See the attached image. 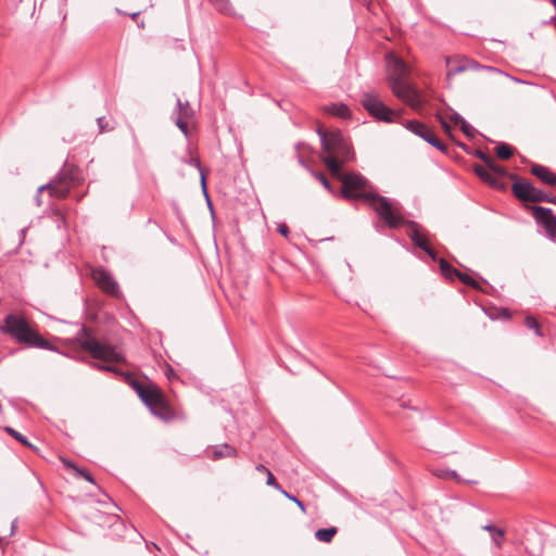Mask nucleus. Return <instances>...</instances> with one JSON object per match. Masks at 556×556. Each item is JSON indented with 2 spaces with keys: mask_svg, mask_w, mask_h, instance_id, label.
<instances>
[{
  "mask_svg": "<svg viewBox=\"0 0 556 556\" xmlns=\"http://www.w3.org/2000/svg\"><path fill=\"white\" fill-rule=\"evenodd\" d=\"M326 111L334 116L346 118L350 116L349 108L343 103H332L326 106Z\"/></svg>",
  "mask_w": 556,
  "mask_h": 556,
  "instance_id": "17",
  "label": "nucleus"
},
{
  "mask_svg": "<svg viewBox=\"0 0 556 556\" xmlns=\"http://www.w3.org/2000/svg\"><path fill=\"white\" fill-rule=\"evenodd\" d=\"M535 219L543 224L546 230L553 235L556 232V216L551 208L538 206L533 211Z\"/></svg>",
  "mask_w": 556,
  "mask_h": 556,
  "instance_id": "14",
  "label": "nucleus"
},
{
  "mask_svg": "<svg viewBox=\"0 0 556 556\" xmlns=\"http://www.w3.org/2000/svg\"><path fill=\"white\" fill-rule=\"evenodd\" d=\"M408 226V237L418 248L422 249L433 261H437L435 252L428 245L427 239L421 232L420 226L415 222H406L403 225ZM402 226V224L400 225Z\"/></svg>",
  "mask_w": 556,
  "mask_h": 556,
  "instance_id": "11",
  "label": "nucleus"
},
{
  "mask_svg": "<svg viewBox=\"0 0 556 556\" xmlns=\"http://www.w3.org/2000/svg\"><path fill=\"white\" fill-rule=\"evenodd\" d=\"M174 115H176L175 124L187 136L188 121L193 116V110L191 109L189 102H182L180 99H177V109Z\"/></svg>",
  "mask_w": 556,
  "mask_h": 556,
  "instance_id": "13",
  "label": "nucleus"
},
{
  "mask_svg": "<svg viewBox=\"0 0 556 556\" xmlns=\"http://www.w3.org/2000/svg\"><path fill=\"white\" fill-rule=\"evenodd\" d=\"M323 147L321 160L333 176H339L342 165L353 157L350 143L340 130H318Z\"/></svg>",
  "mask_w": 556,
  "mask_h": 556,
  "instance_id": "2",
  "label": "nucleus"
},
{
  "mask_svg": "<svg viewBox=\"0 0 556 556\" xmlns=\"http://www.w3.org/2000/svg\"><path fill=\"white\" fill-rule=\"evenodd\" d=\"M279 491H280L285 496H287V497L290 500V496H291V495H290L288 492L283 491L281 488H280V490H279Z\"/></svg>",
  "mask_w": 556,
  "mask_h": 556,
  "instance_id": "49",
  "label": "nucleus"
},
{
  "mask_svg": "<svg viewBox=\"0 0 556 556\" xmlns=\"http://www.w3.org/2000/svg\"><path fill=\"white\" fill-rule=\"evenodd\" d=\"M278 232L282 235L283 237H288L289 235V228L286 224H280L278 226Z\"/></svg>",
  "mask_w": 556,
  "mask_h": 556,
  "instance_id": "37",
  "label": "nucleus"
},
{
  "mask_svg": "<svg viewBox=\"0 0 556 556\" xmlns=\"http://www.w3.org/2000/svg\"><path fill=\"white\" fill-rule=\"evenodd\" d=\"M0 331L9 334L20 344L42 350H54V346L34 330L22 315H7L0 325Z\"/></svg>",
  "mask_w": 556,
  "mask_h": 556,
  "instance_id": "3",
  "label": "nucleus"
},
{
  "mask_svg": "<svg viewBox=\"0 0 556 556\" xmlns=\"http://www.w3.org/2000/svg\"><path fill=\"white\" fill-rule=\"evenodd\" d=\"M16 527H17V520H16V519H14V520H12V521H11V526H10V535H12V534L15 532Z\"/></svg>",
  "mask_w": 556,
  "mask_h": 556,
  "instance_id": "42",
  "label": "nucleus"
},
{
  "mask_svg": "<svg viewBox=\"0 0 556 556\" xmlns=\"http://www.w3.org/2000/svg\"><path fill=\"white\" fill-rule=\"evenodd\" d=\"M525 323L527 327L534 330L538 336H542L540 324L534 317L527 316Z\"/></svg>",
  "mask_w": 556,
  "mask_h": 556,
  "instance_id": "28",
  "label": "nucleus"
},
{
  "mask_svg": "<svg viewBox=\"0 0 556 556\" xmlns=\"http://www.w3.org/2000/svg\"><path fill=\"white\" fill-rule=\"evenodd\" d=\"M475 173L485 182H488L490 186L496 187V177L493 176V174L490 173L486 166L483 165H476L475 166Z\"/></svg>",
  "mask_w": 556,
  "mask_h": 556,
  "instance_id": "18",
  "label": "nucleus"
},
{
  "mask_svg": "<svg viewBox=\"0 0 556 556\" xmlns=\"http://www.w3.org/2000/svg\"><path fill=\"white\" fill-rule=\"evenodd\" d=\"M266 476H267L266 484L269 485V486L275 488L276 490H280V485L276 481V479H275V477H274V475L271 473L270 470L267 471Z\"/></svg>",
  "mask_w": 556,
  "mask_h": 556,
  "instance_id": "34",
  "label": "nucleus"
},
{
  "mask_svg": "<svg viewBox=\"0 0 556 556\" xmlns=\"http://www.w3.org/2000/svg\"><path fill=\"white\" fill-rule=\"evenodd\" d=\"M438 118L440 121V124L444 130V132L448 136H451L452 134V127H451V124L448 123L447 118L445 116H443L442 114H439L438 115Z\"/></svg>",
  "mask_w": 556,
  "mask_h": 556,
  "instance_id": "31",
  "label": "nucleus"
},
{
  "mask_svg": "<svg viewBox=\"0 0 556 556\" xmlns=\"http://www.w3.org/2000/svg\"><path fill=\"white\" fill-rule=\"evenodd\" d=\"M513 192L518 199L526 202L551 201L542 190H539L532 184L526 181L515 182L513 185Z\"/></svg>",
  "mask_w": 556,
  "mask_h": 556,
  "instance_id": "9",
  "label": "nucleus"
},
{
  "mask_svg": "<svg viewBox=\"0 0 556 556\" xmlns=\"http://www.w3.org/2000/svg\"><path fill=\"white\" fill-rule=\"evenodd\" d=\"M495 150L496 155L503 160H507L513 155V150L507 143H500Z\"/></svg>",
  "mask_w": 556,
  "mask_h": 556,
  "instance_id": "25",
  "label": "nucleus"
},
{
  "mask_svg": "<svg viewBox=\"0 0 556 556\" xmlns=\"http://www.w3.org/2000/svg\"><path fill=\"white\" fill-rule=\"evenodd\" d=\"M388 71L389 84L393 93L412 108H419L421 99L417 90L404 81L408 74L407 65L401 59L390 55L388 56Z\"/></svg>",
  "mask_w": 556,
  "mask_h": 556,
  "instance_id": "4",
  "label": "nucleus"
},
{
  "mask_svg": "<svg viewBox=\"0 0 556 556\" xmlns=\"http://www.w3.org/2000/svg\"><path fill=\"white\" fill-rule=\"evenodd\" d=\"M337 177L342 181V195L344 198L366 200L390 228L400 227L404 223L399 202L369 190L365 177L354 173L342 175L341 172Z\"/></svg>",
  "mask_w": 556,
  "mask_h": 556,
  "instance_id": "1",
  "label": "nucleus"
},
{
  "mask_svg": "<svg viewBox=\"0 0 556 556\" xmlns=\"http://www.w3.org/2000/svg\"><path fill=\"white\" fill-rule=\"evenodd\" d=\"M75 473L77 477H81V478H86V473H89L87 470L85 469H79L78 467L75 468Z\"/></svg>",
  "mask_w": 556,
  "mask_h": 556,
  "instance_id": "40",
  "label": "nucleus"
},
{
  "mask_svg": "<svg viewBox=\"0 0 556 556\" xmlns=\"http://www.w3.org/2000/svg\"><path fill=\"white\" fill-rule=\"evenodd\" d=\"M531 173L542 180L544 184L554 186L556 185V174L551 172L547 167L543 165L535 164L531 167Z\"/></svg>",
  "mask_w": 556,
  "mask_h": 556,
  "instance_id": "15",
  "label": "nucleus"
},
{
  "mask_svg": "<svg viewBox=\"0 0 556 556\" xmlns=\"http://www.w3.org/2000/svg\"><path fill=\"white\" fill-rule=\"evenodd\" d=\"M485 166L490 170L491 174H493L494 177H496V185L500 187V178L505 175V169L498 165L492 157L489 162L485 163Z\"/></svg>",
  "mask_w": 556,
  "mask_h": 556,
  "instance_id": "23",
  "label": "nucleus"
},
{
  "mask_svg": "<svg viewBox=\"0 0 556 556\" xmlns=\"http://www.w3.org/2000/svg\"><path fill=\"white\" fill-rule=\"evenodd\" d=\"M211 4L220 13L226 15L233 14V8L229 0H208Z\"/></svg>",
  "mask_w": 556,
  "mask_h": 556,
  "instance_id": "20",
  "label": "nucleus"
},
{
  "mask_svg": "<svg viewBox=\"0 0 556 556\" xmlns=\"http://www.w3.org/2000/svg\"><path fill=\"white\" fill-rule=\"evenodd\" d=\"M290 500L293 501V503H296V505L302 509V511H305L304 504L300 500H298L294 496H290Z\"/></svg>",
  "mask_w": 556,
  "mask_h": 556,
  "instance_id": "41",
  "label": "nucleus"
},
{
  "mask_svg": "<svg viewBox=\"0 0 556 556\" xmlns=\"http://www.w3.org/2000/svg\"><path fill=\"white\" fill-rule=\"evenodd\" d=\"M456 278H458L466 286H470L476 289L479 287L477 281L465 273L459 271Z\"/></svg>",
  "mask_w": 556,
  "mask_h": 556,
  "instance_id": "29",
  "label": "nucleus"
},
{
  "mask_svg": "<svg viewBox=\"0 0 556 556\" xmlns=\"http://www.w3.org/2000/svg\"><path fill=\"white\" fill-rule=\"evenodd\" d=\"M97 123H98V126H99V129H100V132L104 131V130H110L112 129V127L109 126L108 122L105 121L104 117H99L97 118Z\"/></svg>",
  "mask_w": 556,
  "mask_h": 556,
  "instance_id": "35",
  "label": "nucleus"
},
{
  "mask_svg": "<svg viewBox=\"0 0 556 556\" xmlns=\"http://www.w3.org/2000/svg\"><path fill=\"white\" fill-rule=\"evenodd\" d=\"M237 450L229 444H219L213 446L212 459L217 460L226 457H236Z\"/></svg>",
  "mask_w": 556,
  "mask_h": 556,
  "instance_id": "16",
  "label": "nucleus"
},
{
  "mask_svg": "<svg viewBox=\"0 0 556 556\" xmlns=\"http://www.w3.org/2000/svg\"><path fill=\"white\" fill-rule=\"evenodd\" d=\"M255 469H256L257 471H260V472L265 473V475L267 473V471H269V469H268V468H266V467H265L264 465H262V464L257 465V466L255 467Z\"/></svg>",
  "mask_w": 556,
  "mask_h": 556,
  "instance_id": "43",
  "label": "nucleus"
},
{
  "mask_svg": "<svg viewBox=\"0 0 556 556\" xmlns=\"http://www.w3.org/2000/svg\"><path fill=\"white\" fill-rule=\"evenodd\" d=\"M132 387L153 415L164 420L172 417V410L160 388L155 384L143 386L137 381L132 383Z\"/></svg>",
  "mask_w": 556,
  "mask_h": 556,
  "instance_id": "5",
  "label": "nucleus"
},
{
  "mask_svg": "<svg viewBox=\"0 0 556 556\" xmlns=\"http://www.w3.org/2000/svg\"><path fill=\"white\" fill-rule=\"evenodd\" d=\"M87 481H89L90 483H94V480L92 478V476L90 473H86V478H85Z\"/></svg>",
  "mask_w": 556,
  "mask_h": 556,
  "instance_id": "47",
  "label": "nucleus"
},
{
  "mask_svg": "<svg viewBox=\"0 0 556 556\" xmlns=\"http://www.w3.org/2000/svg\"><path fill=\"white\" fill-rule=\"evenodd\" d=\"M434 475L442 479H455L457 481H460L459 476L455 470L438 469L434 471Z\"/></svg>",
  "mask_w": 556,
  "mask_h": 556,
  "instance_id": "26",
  "label": "nucleus"
},
{
  "mask_svg": "<svg viewBox=\"0 0 556 556\" xmlns=\"http://www.w3.org/2000/svg\"><path fill=\"white\" fill-rule=\"evenodd\" d=\"M36 201H37V204H38V205H40V204H41V200H40V197H39V195L36 198Z\"/></svg>",
  "mask_w": 556,
  "mask_h": 556,
  "instance_id": "50",
  "label": "nucleus"
},
{
  "mask_svg": "<svg viewBox=\"0 0 556 556\" xmlns=\"http://www.w3.org/2000/svg\"><path fill=\"white\" fill-rule=\"evenodd\" d=\"M337 533V528H326V529H318L315 532V538L320 542L329 543L332 541L333 536Z\"/></svg>",
  "mask_w": 556,
  "mask_h": 556,
  "instance_id": "21",
  "label": "nucleus"
},
{
  "mask_svg": "<svg viewBox=\"0 0 556 556\" xmlns=\"http://www.w3.org/2000/svg\"><path fill=\"white\" fill-rule=\"evenodd\" d=\"M491 539L495 543L496 546H501L504 539V531L501 529H496L491 533Z\"/></svg>",
  "mask_w": 556,
  "mask_h": 556,
  "instance_id": "30",
  "label": "nucleus"
},
{
  "mask_svg": "<svg viewBox=\"0 0 556 556\" xmlns=\"http://www.w3.org/2000/svg\"><path fill=\"white\" fill-rule=\"evenodd\" d=\"M316 178H317V179L323 184V186H324L327 190L331 191L330 184H329V181H328V179L326 178V176H325V175H323V174H316Z\"/></svg>",
  "mask_w": 556,
  "mask_h": 556,
  "instance_id": "36",
  "label": "nucleus"
},
{
  "mask_svg": "<svg viewBox=\"0 0 556 556\" xmlns=\"http://www.w3.org/2000/svg\"><path fill=\"white\" fill-rule=\"evenodd\" d=\"M138 14H139V13H134V14L131 15V17H132V18H136V17L138 16Z\"/></svg>",
  "mask_w": 556,
  "mask_h": 556,
  "instance_id": "51",
  "label": "nucleus"
},
{
  "mask_svg": "<svg viewBox=\"0 0 556 556\" xmlns=\"http://www.w3.org/2000/svg\"><path fill=\"white\" fill-rule=\"evenodd\" d=\"M459 126L463 130V132L465 135H467L468 137H473L475 135V129L472 128L471 125H469L465 119H463L460 123H459Z\"/></svg>",
  "mask_w": 556,
  "mask_h": 556,
  "instance_id": "33",
  "label": "nucleus"
},
{
  "mask_svg": "<svg viewBox=\"0 0 556 556\" xmlns=\"http://www.w3.org/2000/svg\"><path fill=\"white\" fill-rule=\"evenodd\" d=\"M99 368L102 370L115 371V368L112 365L100 366Z\"/></svg>",
  "mask_w": 556,
  "mask_h": 556,
  "instance_id": "46",
  "label": "nucleus"
},
{
  "mask_svg": "<svg viewBox=\"0 0 556 556\" xmlns=\"http://www.w3.org/2000/svg\"><path fill=\"white\" fill-rule=\"evenodd\" d=\"M482 529H483V530H485V531H489V532H490V534H491V533H493V531H494V530H496L497 528H496L495 526L488 525V526H484Z\"/></svg>",
  "mask_w": 556,
  "mask_h": 556,
  "instance_id": "45",
  "label": "nucleus"
},
{
  "mask_svg": "<svg viewBox=\"0 0 556 556\" xmlns=\"http://www.w3.org/2000/svg\"><path fill=\"white\" fill-rule=\"evenodd\" d=\"M446 63H447V66L450 67L448 71H447V78H451L457 74H460L463 72H465L468 67L467 65L465 64H457V65H453V60L451 58H448L446 60Z\"/></svg>",
  "mask_w": 556,
  "mask_h": 556,
  "instance_id": "24",
  "label": "nucleus"
},
{
  "mask_svg": "<svg viewBox=\"0 0 556 556\" xmlns=\"http://www.w3.org/2000/svg\"><path fill=\"white\" fill-rule=\"evenodd\" d=\"M450 124H453L455 126H458L459 123L464 119L458 113L452 112L447 115H444Z\"/></svg>",
  "mask_w": 556,
  "mask_h": 556,
  "instance_id": "32",
  "label": "nucleus"
},
{
  "mask_svg": "<svg viewBox=\"0 0 556 556\" xmlns=\"http://www.w3.org/2000/svg\"><path fill=\"white\" fill-rule=\"evenodd\" d=\"M5 431L11 435L13 437L14 439H16L18 442H21L23 445H26V446H31L30 443L28 442V440L26 439L25 435L21 434L18 431H16L15 429L11 428V427H7L5 428Z\"/></svg>",
  "mask_w": 556,
  "mask_h": 556,
  "instance_id": "27",
  "label": "nucleus"
},
{
  "mask_svg": "<svg viewBox=\"0 0 556 556\" xmlns=\"http://www.w3.org/2000/svg\"><path fill=\"white\" fill-rule=\"evenodd\" d=\"M80 174L78 167L73 164L65 163L55 179L50 184L38 188V192L48 190L51 197L64 199L72 187L79 184Z\"/></svg>",
  "mask_w": 556,
  "mask_h": 556,
  "instance_id": "6",
  "label": "nucleus"
},
{
  "mask_svg": "<svg viewBox=\"0 0 556 556\" xmlns=\"http://www.w3.org/2000/svg\"><path fill=\"white\" fill-rule=\"evenodd\" d=\"M92 278L99 288L102 289L105 293L110 295H117L118 285L109 271L103 268H97L92 271Z\"/></svg>",
  "mask_w": 556,
  "mask_h": 556,
  "instance_id": "12",
  "label": "nucleus"
},
{
  "mask_svg": "<svg viewBox=\"0 0 556 556\" xmlns=\"http://www.w3.org/2000/svg\"><path fill=\"white\" fill-rule=\"evenodd\" d=\"M485 166L490 170L491 174H493L494 177H496V185L500 187V178L505 175V169L498 165L492 157L489 162L485 163Z\"/></svg>",
  "mask_w": 556,
  "mask_h": 556,
  "instance_id": "22",
  "label": "nucleus"
},
{
  "mask_svg": "<svg viewBox=\"0 0 556 556\" xmlns=\"http://www.w3.org/2000/svg\"><path fill=\"white\" fill-rule=\"evenodd\" d=\"M406 127L413 134L422 138L425 141H427L429 144L437 148L438 150L443 152L446 151V146L435 136L433 130L427 127L425 124L417 121H410L407 123Z\"/></svg>",
  "mask_w": 556,
  "mask_h": 556,
  "instance_id": "10",
  "label": "nucleus"
},
{
  "mask_svg": "<svg viewBox=\"0 0 556 556\" xmlns=\"http://www.w3.org/2000/svg\"><path fill=\"white\" fill-rule=\"evenodd\" d=\"M478 155L484 162V164L491 160V157L483 152H479Z\"/></svg>",
  "mask_w": 556,
  "mask_h": 556,
  "instance_id": "44",
  "label": "nucleus"
},
{
  "mask_svg": "<svg viewBox=\"0 0 556 556\" xmlns=\"http://www.w3.org/2000/svg\"><path fill=\"white\" fill-rule=\"evenodd\" d=\"M361 102L364 109L378 121L392 123L399 117V113L387 106L375 93H364Z\"/></svg>",
  "mask_w": 556,
  "mask_h": 556,
  "instance_id": "8",
  "label": "nucleus"
},
{
  "mask_svg": "<svg viewBox=\"0 0 556 556\" xmlns=\"http://www.w3.org/2000/svg\"><path fill=\"white\" fill-rule=\"evenodd\" d=\"M75 473L77 477H81V478H86V473H89L87 470L85 469H79L78 467L75 468Z\"/></svg>",
  "mask_w": 556,
  "mask_h": 556,
  "instance_id": "39",
  "label": "nucleus"
},
{
  "mask_svg": "<svg viewBox=\"0 0 556 556\" xmlns=\"http://www.w3.org/2000/svg\"><path fill=\"white\" fill-rule=\"evenodd\" d=\"M61 462L62 464L66 467V468H71L73 470H75L76 466L73 462L66 459V458H61Z\"/></svg>",
  "mask_w": 556,
  "mask_h": 556,
  "instance_id": "38",
  "label": "nucleus"
},
{
  "mask_svg": "<svg viewBox=\"0 0 556 556\" xmlns=\"http://www.w3.org/2000/svg\"><path fill=\"white\" fill-rule=\"evenodd\" d=\"M80 345L84 351L88 352L96 359L111 364L124 362V356L116 346L101 342L91 336L86 334L81 338Z\"/></svg>",
  "mask_w": 556,
  "mask_h": 556,
  "instance_id": "7",
  "label": "nucleus"
},
{
  "mask_svg": "<svg viewBox=\"0 0 556 556\" xmlns=\"http://www.w3.org/2000/svg\"><path fill=\"white\" fill-rule=\"evenodd\" d=\"M439 264H440V270L446 279L454 280L457 277L459 270L454 268L445 260L440 258Z\"/></svg>",
  "mask_w": 556,
  "mask_h": 556,
  "instance_id": "19",
  "label": "nucleus"
},
{
  "mask_svg": "<svg viewBox=\"0 0 556 556\" xmlns=\"http://www.w3.org/2000/svg\"><path fill=\"white\" fill-rule=\"evenodd\" d=\"M201 180H202L203 188L205 189V177H204L203 173H201Z\"/></svg>",
  "mask_w": 556,
  "mask_h": 556,
  "instance_id": "48",
  "label": "nucleus"
}]
</instances>
